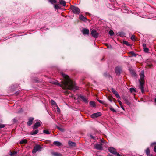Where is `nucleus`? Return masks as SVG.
Returning a JSON list of instances; mask_svg holds the SVG:
<instances>
[{
	"instance_id": "obj_53",
	"label": "nucleus",
	"mask_w": 156,
	"mask_h": 156,
	"mask_svg": "<svg viewBox=\"0 0 156 156\" xmlns=\"http://www.w3.org/2000/svg\"><path fill=\"white\" fill-rule=\"evenodd\" d=\"M119 35H121V33H119Z\"/></svg>"
},
{
	"instance_id": "obj_54",
	"label": "nucleus",
	"mask_w": 156,
	"mask_h": 156,
	"mask_svg": "<svg viewBox=\"0 0 156 156\" xmlns=\"http://www.w3.org/2000/svg\"><path fill=\"white\" fill-rule=\"evenodd\" d=\"M107 47H108H108H108V45Z\"/></svg>"
},
{
	"instance_id": "obj_9",
	"label": "nucleus",
	"mask_w": 156,
	"mask_h": 156,
	"mask_svg": "<svg viewBox=\"0 0 156 156\" xmlns=\"http://www.w3.org/2000/svg\"><path fill=\"white\" fill-rule=\"evenodd\" d=\"M81 31L83 34L84 35H88L89 34V30L87 29L84 28Z\"/></svg>"
},
{
	"instance_id": "obj_13",
	"label": "nucleus",
	"mask_w": 156,
	"mask_h": 156,
	"mask_svg": "<svg viewBox=\"0 0 156 156\" xmlns=\"http://www.w3.org/2000/svg\"><path fill=\"white\" fill-rule=\"evenodd\" d=\"M80 98L84 102L86 103H88V99L85 96H80Z\"/></svg>"
},
{
	"instance_id": "obj_20",
	"label": "nucleus",
	"mask_w": 156,
	"mask_h": 156,
	"mask_svg": "<svg viewBox=\"0 0 156 156\" xmlns=\"http://www.w3.org/2000/svg\"><path fill=\"white\" fill-rule=\"evenodd\" d=\"M38 132V129H36L34 131H33L31 132L30 133V134L31 135H35L37 134Z\"/></svg>"
},
{
	"instance_id": "obj_39",
	"label": "nucleus",
	"mask_w": 156,
	"mask_h": 156,
	"mask_svg": "<svg viewBox=\"0 0 156 156\" xmlns=\"http://www.w3.org/2000/svg\"><path fill=\"white\" fill-rule=\"evenodd\" d=\"M143 49L145 48H147L146 44H143Z\"/></svg>"
},
{
	"instance_id": "obj_24",
	"label": "nucleus",
	"mask_w": 156,
	"mask_h": 156,
	"mask_svg": "<svg viewBox=\"0 0 156 156\" xmlns=\"http://www.w3.org/2000/svg\"><path fill=\"white\" fill-rule=\"evenodd\" d=\"M90 104L93 107H94L96 106L95 102L94 101H90Z\"/></svg>"
},
{
	"instance_id": "obj_21",
	"label": "nucleus",
	"mask_w": 156,
	"mask_h": 156,
	"mask_svg": "<svg viewBox=\"0 0 156 156\" xmlns=\"http://www.w3.org/2000/svg\"><path fill=\"white\" fill-rule=\"evenodd\" d=\"M52 154L55 156H62L61 154L57 152L52 153Z\"/></svg>"
},
{
	"instance_id": "obj_30",
	"label": "nucleus",
	"mask_w": 156,
	"mask_h": 156,
	"mask_svg": "<svg viewBox=\"0 0 156 156\" xmlns=\"http://www.w3.org/2000/svg\"><path fill=\"white\" fill-rule=\"evenodd\" d=\"M123 43L128 46H130V44L127 41H123Z\"/></svg>"
},
{
	"instance_id": "obj_22",
	"label": "nucleus",
	"mask_w": 156,
	"mask_h": 156,
	"mask_svg": "<svg viewBox=\"0 0 156 156\" xmlns=\"http://www.w3.org/2000/svg\"><path fill=\"white\" fill-rule=\"evenodd\" d=\"M145 152L147 156H149L150 154V150L149 148H147L145 150Z\"/></svg>"
},
{
	"instance_id": "obj_55",
	"label": "nucleus",
	"mask_w": 156,
	"mask_h": 156,
	"mask_svg": "<svg viewBox=\"0 0 156 156\" xmlns=\"http://www.w3.org/2000/svg\"><path fill=\"white\" fill-rule=\"evenodd\" d=\"M98 156H101V155H99Z\"/></svg>"
},
{
	"instance_id": "obj_26",
	"label": "nucleus",
	"mask_w": 156,
	"mask_h": 156,
	"mask_svg": "<svg viewBox=\"0 0 156 156\" xmlns=\"http://www.w3.org/2000/svg\"><path fill=\"white\" fill-rule=\"evenodd\" d=\"M43 133H44L46 134H49L50 133V132L48 130H44Z\"/></svg>"
},
{
	"instance_id": "obj_12",
	"label": "nucleus",
	"mask_w": 156,
	"mask_h": 156,
	"mask_svg": "<svg viewBox=\"0 0 156 156\" xmlns=\"http://www.w3.org/2000/svg\"><path fill=\"white\" fill-rule=\"evenodd\" d=\"M40 125L41 124L40 122H37L33 126V129H36L37 128L39 127L40 126Z\"/></svg>"
},
{
	"instance_id": "obj_52",
	"label": "nucleus",
	"mask_w": 156,
	"mask_h": 156,
	"mask_svg": "<svg viewBox=\"0 0 156 156\" xmlns=\"http://www.w3.org/2000/svg\"><path fill=\"white\" fill-rule=\"evenodd\" d=\"M109 156H113L111 155H109Z\"/></svg>"
},
{
	"instance_id": "obj_2",
	"label": "nucleus",
	"mask_w": 156,
	"mask_h": 156,
	"mask_svg": "<svg viewBox=\"0 0 156 156\" xmlns=\"http://www.w3.org/2000/svg\"><path fill=\"white\" fill-rule=\"evenodd\" d=\"M140 78L139 80L140 85L139 86V88L141 90V92L142 93H143L144 92V71H142L140 73Z\"/></svg>"
},
{
	"instance_id": "obj_11",
	"label": "nucleus",
	"mask_w": 156,
	"mask_h": 156,
	"mask_svg": "<svg viewBox=\"0 0 156 156\" xmlns=\"http://www.w3.org/2000/svg\"><path fill=\"white\" fill-rule=\"evenodd\" d=\"M111 90L112 92L115 94L117 98H120V97L117 91L115 90L113 88H112Z\"/></svg>"
},
{
	"instance_id": "obj_27",
	"label": "nucleus",
	"mask_w": 156,
	"mask_h": 156,
	"mask_svg": "<svg viewBox=\"0 0 156 156\" xmlns=\"http://www.w3.org/2000/svg\"><path fill=\"white\" fill-rule=\"evenodd\" d=\"M51 105H55L56 106V105L57 104H56V102H55V101L53 100H51Z\"/></svg>"
},
{
	"instance_id": "obj_25",
	"label": "nucleus",
	"mask_w": 156,
	"mask_h": 156,
	"mask_svg": "<svg viewBox=\"0 0 156 156\" xmlns=\"http://www.w3.org/2000/svg\"><path fill=\"white\" fill-rule=\"evenodd\" d=\"M27 142V140L26 139H23L20 141V143L21 144H26Z\"/></svg>"
},
{
	"instance_id": "obj_29",
	"label": "nucleus",
	"mask_w": 156,
	"mask_h": 156,
	"mask_svg": "<svg viewBox=\"0 0 156 156\" xmlns=\"http://www.w3.org/2000/svg\"><path fill=\"white\" fill-rule=\"evenodd\" d=\"M129 54H131L132 56H134V57H136V55L133 51L130 52H129Z\"/></svg>"
},
{
	"instance_id": "obj_33",
	"label": "nucleus",
	"mask_w": 156,
	"mask_h": 156,
	"mask_svg": "<svg viewBox=\"0 0 156 156\" xmlns=\"http://www.w3.org/2000/svg\"><path fill=\"white\" fill-rule=\"evenodd\" d=\"M130 91L131 92H133L135 91V89H134L133 88H131L130 89Z\"/></svg>"
},
{
	"instance_id": "obj_3",
	"label": "nucleus",
	"mask_w": 156,
	"mask_h": 156,
	"mask_svg": "<svg viewBox=\"0 0 156 156\" xmlns=\"http://www.w3.org/2000/svg\"><path fill=\"white\" fill-rule=\"evenodd\" d=\"M70 8L72 10L73 12L76 14H79L80 12V10L79 8L73 6H71Z\"/></svg>"
},
{
	"instance_id": "obj_18",
	"label": "nucleus",
	"mask_w": 156,
	"mask_h": 156,
	"mask_svg": "<svg viewBox=\"0 0 156 156\" xmlns=\"http://www.w3.org/2000/svg\"><path fill=\"white\" fill-rule=\"evenodd\" d=\"M79 18L80 20L84 21H86L87 20V19L82 15H80Z\"/></svg>"
},
{
	"instance_id": "obj_23",
	"label": "nucleus",
	"mask_w": 156,
	"mask_h": 156,
	"mask_svg": "<svg viewBox=\"0 0 156 156\" xmlns=\"http://www.w3.org/2000/svg\"><path fill=\"white\" fill-rule=\"evenodd\" d=\"M54 8L56 9H61V7L59 4H56L54 5Z\"/></svg>"
},
{
	"instance_id": "obj_42",
	"label": "nucleus",
	"mask_w": 156,
	"mask_h": 156,
	"mask_svg": "<svg viewBox=\"0 0 156 156\" xmlns=\"http://www.w3.org/2000/svg\"><path fill=\"white\" fill-rule=\"evenodd\" d=\"M154 151L156 153V146H155L154 147Z\"/></svg>"
},
{
	"instance_id": "obj_44",
	"label": "nucleus",
	"mask_w": 156,
	"mask_h": 156,
	"mask_svg": "<svg viewBox=\"0 0 156 156\" xmlns=\"http://www.w3.org/2000/svg\"><path fill=\"white\" fill-rule=\"evenodd\" d=\"M98 101L101 103H103L104 101H102L100 100H98Z\"/></svg>"
},
{
	"instance_id": "obj_15",
	"label": "nucleus",
	"mask_w": 156,
	"mask_h": 156,
	"mask_svg": "<svg viewBox=\"0 0 156 156\" xmlns=\"http://www.w3.org/2000/svg\"><path fill=\"white\" fill-rule=\"evenodd\" d=\"M69 145L72 147H74L76 146V144L75 143L72 142L71 141H69L68 142Z\"/></svg>"
},
{
	"instance_id": "obj_16",
	"label": "nucleus",
	"mask_w": 156,
	"mask_h": 156,
	"mask_svg": "<svg viewBox=\"0 0 156 156\" xmlns=\"http://www.w3.org/2000/svg\"><path fill=\"white\" fill-rule=\"evenodd\" d=\"M123 99L125 101V103L127 104L128 105H130V102L129 101L128 99L125 97L123 98Z\"/></svg>"
},
{
	"instance_id": "obj_51",
	"label": "nucleus",
	"mask_w": 156,
	"mask_h": 156,
	"mask_svg": "<svg viewBox=\"0 0 156 156\" xmlns=\"http://www.w3.org/2000/svg\"><path fill=\"white\" fill-rule=\"evenodd\" d=\"M155 101L156 102V98L155 99Z\"/></svg>"
},
{
	"instance_id": "obj_4",
	"label": "nucleus",
	"mask_w": 156,
	"mask_h": 156,
	"mask_svg": "<svg viewBox=\"0 0 156 156\" xmlns=\"http://www.w3.org/2000/svg\"><path fill=\"white\" fill-rule=\"evenodd\" d=\"M42 149V147L39 145H36L34 148L32 150V153H35L37 151H40Z\"/></svg>"
},
{
	"instance_id": "obj_45",
	"label": "nucleus",
	"mask_w": 156,
	"mask_h": 156,
	"mask_svg": "<svg viewBox=\"0 0 156 156\" xmlns=\"http://www.w3.org/2000/svg\"><path fill=\"white\" fill-rule=\"evenodd\" d=\"M13 154V156H14L15 155H16V154H17V152L16 151H14L13 152H12Z\"/></svg>"
},
{
	"instance_id": "obj_8",
	"label": "nucleus",
	"mask_w": 156,
	"mask_h": 156,
	"mask_svg": "<svg viewBox=\"0 0 156 156\" xmlns=\"http://www.w3.org/2000/svg\"><path fill=\"white\" fill-rule=\"evenodd\" d=\"M94 147L96 149H98V150H102L103 149L102 144H96L95 145Z\"/></svg>"
},
{
	"instance_id": "obj_47",
	"label": "nucleus",
	"mask_w": 156,
	"mask_h": 156,
	"mask_svg": "<svg viewBox=\"0 0 156 156\" xmlns=\"http://www.w3.org/2000/svg\"><path fill=\"white\" fill-rule=\"evenodd\" d=\"M121 108H122V109L123 110H125V109L123 107V105L122 106H121Z\"/></svg>"
},
{
	"instance_id": "obj_43",
	"label": "nucleus",
	"mask_w": 156,
	"mask_h": 156,
	"mask_svg": "<svg viewBox=\"0 0 156 156\" xmlns=\"http://www.w3.org/2000/svg\"><path fill=\"white\" fill-rule=\"evenodd\" d=\"M9 154L11 156H13V154L12 152H10Z\"/></svg>"
},
{
	"instance_id": "obj_14",
	"label": "nucleus",
	"mask_w": 156,
	"mask_h": 156,
	"mask_svg": "<svg viewBox=\"0 0 156 156\" xmlns=\"http://www.w3.org/2000/svg\"><path fill=\"white\" fill-rule=\"evenodd\" d=\"M121 69L119 67H116L115 69V72L117 74L119 75L120 74Z\"/></svg>"
},
{
	"instance_id": "obj_41",
	"label": "nucleus",
	"mask_w": 156,
	"mask_h": 156,
	"mask_svg": "<svg viewBox=\"0 0 156 156\" xmlns=\"http://www.w3.org/2000/svg\"><path fill=\"white\" fill-rule=\"evenodd\" d=\"M156 144V142H154L151 143V146H152L153 145Z\"/></svg>"
},
{
	"instance_id": "obj_38",
	"label": "nucleus",
	"mask_w": 156,
	"mask_h": 156,
	"mask_svg": "<svg viewBox=\"0 0 156 156\" xmlns=\"http://www.w3.org/2000/svg\"><path fill=\"white\" fill-rule=\"evenodd\" d=\"M58 129L59 130H60V131H61L63 132L64 131V129L62 128L58 127Z\"/></svg>"
},
{
	"instance_id": "obj_31",
	"label": "nucleus",
	"mask_w": 156,
	"mask_h": 156,
	"mask_svg": "<svg viewBox=\"0 0 156 156\" xmlns=\"http://www.w3.org/2000/svg\"><path fill=\"white\" fill-rule=\"evenodd\" d=\"M144 51L145 52H148L149 51V49L147 48H146L143 49Z\"/></svg>"
},
{
	"instance_id": "obj_1",
	"label": "nucleus",
	"mask_w": 156,
	"mask_h": 156,
	"mask_svg": "<svg viewBox=\"0 0 156 156\" xmlns=\"http://www.w3.org/2000/svg\"><path fill=\"white\" fill-rule=\"evenodd\" d=\"M61 74L64 78V80L62 81L61 84H59L57 82H55V84L61 86L64 89L74 91L78 89V87L76 85L75 83L72 81L67 75L63 73H61Z\"/></svg>"
},
{
	"instance_id": "obj_28",
	"label": "nucleus",
	"mask_w": 156,
	"mask_h": 156,
	"mask_svg": "<svg viewBox=\"0 0 156 156\" xmlns=\"http://www.w3.org/2000/svg\"><path fill=\"white\" fill-rule=\"evenodd\" d=\"M49 2L52 4H53L57 2V1L56 0H49Z\"/></svg>"
},
{
	"instance_id": "obj_5",
	"label": "nucleus",
	"mask_w": 156,
	"mask_h": 156,
	"mask_svg": "<svg viewBox=\"0 0 156 156\" xmlns=\"http://www.w3.org/2000/svg\"><path fill=\"white\" fill-rule=\"evenodd\" d=\"M101 113L100 112L94 113L93 114L91 115V117L93 119L97 118L98 117L101 116Z\"/></svg>"
},
{
	"instance_id": "obj_40",
	"label": "nucleus",
	"mask_w": 156,
	"mask_h": 156,
	"mask_svg": "<svg viewBox=\"0 0 156 156\" xmlns=\"http://www.w3.org/2000/svg\"><path fill=\"white\" fill-rule=\"evenodd\" d=\"M118 102L120 104V106L122 105V104L120 101H118Z\"/></svg>"
},
{
	"instance_id": "obj_32",
	"label": "nucleus",
	"mask_w": 156,
	"mask_h": 156,
	"mask_svg": "<svg viewBox=\"0 0 156 156\" xmlns=\"http://www.w3.org/2000/svg\"><path fill=\"white\" fill-rule=\"evenodd\" d=\"M109 34L110 35L112 36L114 34V33L112 30H110L109 32Z\"/></svg>"
},
{
	"instance_id": "obj_17",
	"label": "nucleus",
	"mask_w": 156,
	"mask_h": 156,
	"mask_svg": "<svg viewBox=\"0 0 156 156\" xmlns=\"http://www.w3.org/2000/svg\"><path fill=\"white\" fill-rule=\"evenodd\" d=\"M53 144L54 145L57 146H60L62 145V144L59 141H54Z\"/></svg>"
},
{
	"instance_id": "obj_19",
	"label": "nucleus",
	"mask_w": 156,
	"mask_h": 156,
	"mask_svg": "<svg viewBox=\"0 0 156 156\" xmlns=\"http://www.w3.org/2000/svg\"><path fill=\"white\" fill-rule=\"evenodd\" d=\"M59 2L61 5L65 6L66 5V2L65 1L63 0H59Z\"/></svg>"
},
{
	"instance_id": "obj_37",
	"label": "nucleus",
	"mask_w": 156,
	"mask_h": 156,
	"mask_svg": "<svg viewBox=\"0 0 156 156\" xmlns=\"http://www.w3.org/2000/svg\"><path fill=\"white\" fill-rule=\"evenodd\" d=\"M56 107H57V110L58 112H60V110L58 106L57 105H56Z\"/></svg>"
},
{
	"instance_id": "obj_50",
	"label": "nucleus",
	"mask_w": 156,
	"mask_h": 156,
	"mask_svg": "<svg viewBox=\"0 0 156 156\" xmlns=\"http://www.w3.org/2000/svg\"><path fill=\"white\" fill-rule=\"evenodd\" d=\"M109 100L111 102H112V99L110 98L109 99Z\"/></svg>"
},
{
	"instance_id": "obj_36",
	"label": "nucleus",
	"mask_w": 156,
	"mask_h": 156,
	"mask_svg": "<svg viewBox=\"0 0 156 156\" xmlns=\"http://www.w3.org/2000/svg\"><path fill=\"white\" fill-rule=\"evenodd\" d=\"M131 39L132 40H135V37L134 35H132L131 37Z\"/></svg>"
},
{
	"instance_id": "obj_7",
	"label": "nucleus",
	"mask_w": 156,
	"mask_h": 156,
	"mask_svg": "<svg viewBox=\"0 0 156 156\" xmlns=\"http://www.w3.org/2000/svg\"><path fill=\"white\" fill-rule=\"evenodd\" d=\"M108 150L112 154L115 155L116 154L117 152L116 149L115 148L113 147H110L108 148Z\"/></svg>"
},
{
	"instance_id": "obj_10",
	"label": "nucleus",
	"mask_w": 156,
	"mask_h": 156,
	"mask_svg": "<svg viewBox=\"0 0 156 156\" xmlns=\"http://www.w3.org/2000/svg\"><path fill=\"white\" fill-rule=\"evenodd\" d=\"M34 119L33 117H30L28 119V121L27 122V124L28 126H30L33 123V121Z\"/></svg>"
},
{
	"instance_id": "obj_34",
	"label": "nucleus",
	"mask_w": 156,
	"mask_h": 156,
	"mask_svg": "<svg viewBox=\"0 0 156 156\" xmlns=\"http://www.w3.org/2000/svg\"><path fill=\"white\" fill-rule=\"evenodd\" d=\"M5 126L4 124H0V129L4 127Z\"/></svg>"
},
{
	"instance_id": "obj_46",
	"label": "nucleus",
	"mask_w": 156,
	"mask_h": 156,
	"mask_svg": "<svg viewBox=\"0 0 156 156\" xmlns=\"http://www.w3.org/2000/svg\"><path fill=\"white\" fill-rule=\"evenodd\" d=\"M115 155H116L117 156H121L119 153H118L117 152L116 154Z\"/></svg>"
},
{
	"instance_id": "obj_6",
	"label": "nucleus",
	"mask_w": 156,
	"mask_h": 156,
	"mask_svg": "<svg viewBox=\"0 0 156 156\" xmlns=\"http://www.w3.org/2000/svg\"><path fill=\"white\" fill-rule=\"evenodd\" d=\"M91 34L94 38H96L98 37V34L95 30H93L91 32Z\"/></svg>"
},
{
	"instance_id": "obj_49",
	"label": "nucleus",
	"mask_w": 156,
	"mask_h": 156,
	"mask_svg": "<svg viewBox=\"0 0 156 156\" xmlns=\"http://www.w3.org/2000/svg\"><path fill=\"white\" fill-rule=\"evenodd\" d=\"M132 74L134 76H135V74H136V73H133Z\"/></svg>"
},
{
	"instance_id": "obj_48",
	"label": "nucleus",
	"mask_w": 156,
	"mask_h": 156,
	"mask_svg": "<svg viewBox=\"0 0 156 156\" xmlns=\"http://www.w3.org/2000/svg\"><path fill=\"white\" fill-rule=\"evenodd\" d=\"M104 140H102V139H101V143H104Z\"/></svg>"
},
{
	"instance_id": "obj_35",
	"label": "nucleus",
	"mask_w": 156,
	"mask_h": 156,
	"mask_svg": "<svg viewBox=\"0 0 156 156\" xmlns=\"http://www.w3.org/2000/svg\"><path fill=\"white\" fill-rule=\"evenodd\" d=\"M110 109L111 111H112V112H116V110H115L112 107L110 108Z\"/></svg>"
}]
</instances>
